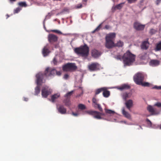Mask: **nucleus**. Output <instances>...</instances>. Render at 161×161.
<instances>
[{
  "instance_id": "1",
  "label": "nucleus",
  "mask_w": 161,
  "mask_h": 161,
  "mask_svg": "<svg viewBox=\"0 0 161 161\" xmlns=\"http://www.w3.org/2000/svg\"><path fill=\"white\" fill-rule=\"evenodd\" d=\"M115 58L118 60L123 59L125 64L129 65L135 61V56L131 53L130 51L128 50L123 56L118 55Z\"/></svg>"
},
{
  "instance_id": "2",
  "label": "nucleus",
  "mask_w": 161,
  "mask_h": 161,
  "mask_svg": "<svg viewBox=\"0 0 161 161\" xmlns=\"http://www.w3.org/2000/svg\"><path fill=\"white\" fill-rule=\"evenodd\" d=\"M75 52L77 54L83 57H87L89 54V48L87 45L85 44L74 49Z\"/></svg>"
},
{
  "instance_id": "3",
  "label": "nucleus",
  "mask_w": 161,
  "mask_h": 161,
  "mask_svg": "<svg viewBox=\"0 0 161 161\" xmlns=\"http://www.w3.org/2000/svg\"><path fill=\"white\" fill-rule=\"evenodd\" d=\"M63 70L65 71L73 72L77 69V67L75 63H68L63 66Z\"/></svg>"
},
{
  "instance_id": "4",
  "label": "nucleus",
  "mask_w": 161,
  "mask_h": 161,
  "mask_svg": "<svg viewBox=\"0 0 161 161\" xmlns=\"http://www.w3.org/2000/svg\"><path fill=\"white\" fill-rule=\"evenodd\" d=\"M144 75L142 73L138 72L133 77L135 83L137 85L141 84L144 79Z\"/></svg>"
},
{
  "instance_id": "5",
  "label": "nucleus",
  "mask_w": 161,
  "mask_h": 161,
  "mask_svg": "<svg viewBox=\"0 0 161 161\" xmlns=\"http://www.w3.org/2000/svg\"><path fill=\"white\" fill-rule=\"evenodd\" d=\"M46 76L45 75L44 73V74L40 72L36 74V83L37 85H41V83L44 82L45 80H44L43 81L44 77Z\"/></svg>"
},
{
  "instance_id": "6",
  "label": "nucleus",
  "mask_w": 161,
  "mask_h": 161,
  "mask_svg": "<svg viewBox=\"0 0 161 161\" xmlns=\"http://www.w3.org/2000/svg\"><path fill=\"white\" fill-rule=\"evenodd\" d=\"M56 72V70L55 69L48 67L46 68L44 74L46 77L51 76L55 75Z\"/></svg>"
},
{
  "instance_id": "7",
  "label": "nucleus",
  "mask_w": 161,
  "mask_h": 161,
  "mask_svg": "<svg viewBox=\"0 0 161 161\" xmlns=\"http://www.w3.org/2000/svg\"><path fill=\"white\" fill-rule=\"evenodd\" d=\"M52 92V90L47 86L43 87L42 90V95L43 97L46 98Z\"/></svg>"
},
{
  "instance_id": "8",
  "label": "nucleus",
  "mask_w": 161,
  "mask_h": 161,
  "mask_svg": "<svg viewBox=\"0 0 161 161\" xmlns=\"http://www.w3.org/2000/svg\"><path fill=\"white\" fill-rule=\"evenodd\" d=\"M134 28L137 31H142L144 30L145 25L138 22H135L134 24Z\"/></svg>"
},
{
  "instance_id": "9",
  "label": "nucleus",
  "mask_w": 161,
  "mask_h": 161,
  "mask_svg": "<svg viewBox=\"0 0 161 161\" xmlns=\"http://www.w3.org/2000/svg\"><path fill=\"white\" fill-rule=\"evenodd\" d=\"M105 46L107 48L110 49L115 47V44L113 41L106 40Z\"/></svg>"
},
{
  "instance_id": "10",
  "label": "nucleus",
  "mask_w": 161,
  "mask_h": 161,
  "mask_svg": "<svg viewBox=\"0 0 161 161\" xmlns=\"http://www.w3.org/2000/svg\"><path fill=\"white\" fill-rule=\"evenodd\" d=\"M89 114L94 116V118L98 119H101V115H103L102 113L97 111H89L88 112Z\"/></svg>"
},
{
  "instance_id": "11",
  "label": "nucleus",
  "mask_w": 161,
  "mask_h": 161,
  "mask_svg": "<svg viewBox=\"0 0 161 161\" xmlns=\"http://www.w3.org/2000/svg\"><path fill=\"white\" fill-rule=\"evenodd\" d=\"M50 47L48 44H47L42 50V53L44 57L46 56L50 52L49 50Z\"/></svg>"
},
{
  "instance_id": "12",
  "label": "nucleus",
  "mask_w": 161,
  "mask_h": 161,
  "mask_svg": "<svg viewBox=\"0 0 161 161\" xmlns=\"http://www.w3.org/2000/svg\"><path fill=\"white\" fill-rule=\"evenodd\" d=\"M98 64L97 63H92L88 66L89 69L92 71H94L98 69Z\"/></svg>"
},
{
  "instance_id": "13",
  "label": "nucleus",
  "mask_w": 161,
  "mask_h": 161,
  "mask_svg": "<svg viewBox=\"0 0 161 161\" xmlns=\"http://www.w3.org/2000/svg\"><path fill=\"white\" fill-rule=\"evenodd\" d=\"M48 40L50 42H56L58 40V37L54 34H50L48 35Z\"/></svg>"
},
{
  "instance_id": "14",
  "label": "nucleus",
  "mask_w": 161,
  "mask_h": 161,
  "mask_svg": "<svg viewBox=\"0 0 161 161\" xmlns=\"http://www.w3.org/2000/svg\"><path fill=\"white\" fill-rule=\"evenodd\" d=\"M57 109L58 112L62 114H66L67 110L65 108L63 105H59L58 107H57Z\"/></svg>"
},
{
  "instance_id": "15",
  "label": "nucleus",
  "mask_w": 161,
  "mask_h": 161,
  "mask_svg": "<svg viewBox=\"0 0 161 161\" xmlns=\"http://www.w3.org/2000/svg\"><path fill=\"white\" fill-rule=\"evenodd\" d=\"M131 94L130 92H125L121 94V96L124 101H126L127 98H130Z\"/></svg>"
},
{
  "instance_id": "16",
  "label": "nucleus",
  "mask_w": 161,
  "mask_h": 161,
  "mask_svg": "<svg viewBox=\"0 0 161 161\" xmlns=\"http://www.w3.org/2000/svg\"><path fill=\"white\" fill-rule=\"evenodd\" d=\"M125 104L127 108L130 111L131 108L133 106V102L132 100H129L127 101H126Z\"/></svg>"
},
{
  "instance_id": "17",
  "label": "nucleus",
  "mask_w": 161,
  "mask_h": 161,
  "mask_svg": "<svg viewBox=\"0 0 161 161\" xmlns=\"http://www.w3.org/2000/svg\"><path fill=\"white\" fill-rule=\"evenodd\" d=\"M101 54V53L97 50L94 49L92 51V55L95 58L98 57Z\"/></svg>"
},
{
  "instance_id": "18",
  "label": "nucleus",
  "mask_w": 161,
  "mask_h": 161,
  "mask_svg": "<svg viewBox=\"0 0 161 161\" xmlns=\"http://www.w3.org/2000/svg\"><path fill=\"white\" fill-rule=\"evenodd\" d=\"M116 34L114 33H110L108 34L105 38L106 40H112L114 41V40Z\"/></svg>"
},
{
  "instance_id": "19",
  "label": "nucleus",
  "mask_w": 161,
  "mask_h": 161,
  "mask_svg": "<svg viewBox=\"0 0 161 161\" xmlns=\"http://www.w3.org/2000/svg\"><path fill=\"white\" fill-rule=\"evenodd\" d=\"M130 88V86L127 84H123L118 87V89L120 91H122L124 90L129 89Z\"/></svg>"
},
{
  "instance_id": "20",
  "label": "nucleus",
  "mask_w": 161,
  "mask_h": 161,
  "mask_svg": "<svg viewBox=\"0 0 161 161\" xmlns=\"http://www.w3.org/2000/svg\"><path fill=\"white\" fill-rule=\"evenodd\" d=\"M122 114L125 118L129 119H131L130 115L128 112L125 111L124 108H122Z\"/></svg>"
},
{
  "instance_id": "21",
  "label": "nucleus",
  "mask_w": 161,
  "mask_h": 161,
  "mask_svg": "<svg viewBox=\"0 0 161 161\" xmlns=\"http://www.w3.org/2000/svg\"><path fill=\"white\" fill-rule=\"evenodd\" d=\"M149 46V43L147 41H145L142 42L141 47L142 49L146 50L148 48Z\"/></svg>"
},
{
  "instance_id": "22",
  "label": "nucleus",
  "mask_w": 161,
  "mask_h": 161,
  "mask_svg": "<svg viewBox=\"0 0 161 161\" xmlns=\"http://www.w3.org/2000/svg\"><path fill=\"white\" fill-rule=\"evenodd\" d=\"M104 90H103V95L105 97H108L110 95V92L107 90V87H104Z\"/></svg>"
},
{
  "instance_id": "23",
  "label": "nucleus",
  "mask_w": 161,
  "mask_h": 161,
  "mask_svg": "<svg viewBox=\"0 0 161 161\" xmlns=\"http://www.w3.org/2000/svg\"><path fill=\"white\" fill-rule=\"evenodd\" d=\"M60 96L58 93L54 94L51 96V98L52 102H54L56 99H57Z\"/></svg>"
},
{
  "instance_id": "24",
  "label": "nucleus",
  "mask_w": 161,
  "mask_h": 161,
  "mask_svg": "<svg viewBox=\"0 0 161 161\" xmlns=\"http://www.w3.org/2000/svg\"><path fill=\"white\" fill-rule=\"evenodd\" d=\"M147 109L149 112L151 113L152 114H155V110L152 106L150 105L148 106L147 107Z\"/></svg>"
},
{
  "instance_id": "25",
  "label": "nucleus",
  "mask_w": 161,
  "mask_h": 161,
  "mask_svg": "<svg viewBox=\"0 0 161 161\" xmlns=\"http://www.w3.org/2000/svg\"><path fill=\"white\" fill-rule=\"evenodd\" d=\"M150 63L152 65L156 66L159 65V61L157 60H153L150 61Z\"/></svg>"
},
{
  "instance_id": "26",
  "label": "nucleus",
  "mask_w": 161,
  "mask_h": 161,
  "mask_svg": "<svg viewBox=\"0 0 161 161\" xmlns=\"http://www.w3.org/2000/svg\"><path fill=\"white\" fill-rule=\"evenodd\" d=\"M103 90H104V87L97 89L95 91V95H97L102 92H103Z\"/></svg>"
},
{
  "instance_id": "27",
  "label": "nucleus",
  "mask_w": 161,
  "mask_h": 161,
  "mask_svg": "<svg viewBox=\"0 0 161 161\" xmlns=\"http://www.w3.org/2000/svg\"><path fill=\"white\" fill-rule=\"evenodd\" d=\"M40 85H38L35 88V94L36 95H37L40 92Z\"/></svg>"
},
{
  "instance_id": "28",
  "label": "nucleus",
  "mask_w": 161,
  "mask_h": 161,
  "mask_svg": "<svg viewBox=\"0 0 161 161\" xmlns=\"http://www.w3.org/2000/svg\"><path fill=\"white\" fill-rule=\"evenodd\" d=\"M63 103L65 104V105L67 106H69L70 105L69 99L68 98H67L66 99L63 101Z\"/></svg>"
},
{
  "instance_id": "29",
  "label": "nucleus",
  "mask_w": 161,
  "mask_h": 161,
  "mask_svg": "<svg viewBox=\"0 0 161 161\" xmlns=\"http://www.w3.org/2000/svg\"><path fill=\"white\" fill-rule=\"evenodd\" d=\"M161 50V41L157 44L155 49L156 51H158Z\"/></svg>"
},
{
  "instance_id": "30",
  "label": "nucleus",
  "mask_w": 161,
  "mask_h": 161,
  "mask_svg": "<svg viewBox=\"0 0 161 161\" xmlns=\"http://www.w3.org/2000/svg\"><path fill=\"white\" fill-rule=\"evenodd\" d=\"M115 44V47H122L123 45V42L120 41H119Z\"/></svg>"
},
{
  "instance_id": "31",
  "label": "nucleus",
  "mask_w": 161,
  "mask_h": 161,
  "mask_svg": "<svg viewBox=\"0 0 161 161\" xmlns=\"http://www.w3.org/2000/svg\"><path fill=\"white\" fill-rule=\"evenodd\" d=\"M105 112L107 114H113L115 113L114 111L108 109H105Z\"/></svg>"
},
{
  "instance_id": "32",
  "label": "nucleus",
  "mask_w": 161,
  "mask_h": 161,
  "mask_svg": "<svg viewBox=\"0 0 161 161\" xmlns=\"http://www.w3.org/2000/svg\"><path fill=\"white\" fill-rule=\"evenodd\" d=\"M124 4V3H121L116 5L114 7V9H121L123 6L122 5Z\"/></svg>"
},
{
  "instance_id": "33",
  "label": "nucleus",
  "mask_w": 161,
  "mask_h": 161,
  "mask_svg": "<svg viewBox=\"0 0 161 161\" xmlns=\"http://www.w3.org/2000/svg\"><path fill=\"white\" fill-rule=\"evenodd\" d=\"M18 5L22 7H26L27 6L25 2H20L18 3Z\"/></svg>"
},
{
  "instance_id": "34",
  "label": "nucleus",
  "mask_w": 161,
  "mask_h": 161,
  "mask_svg": "<svg viewBox=\"0 0 161 161\" xmlns=\"http://www.w3.org/2000/svg\"><path fill=\"white\" fill-rule=\"evenodd\" d=\"M139 85H141L144 86H149L150 85V84L148 82H142L141 84H139Z\"/></svg>"
},
{
  "instance_id": "35",
  "label": "nucleus",
  "mask_w": 161,
  "mask_h": 161,
  "mask_svg": "<svg viewBox=\"0 0 161 161\" xmlns=\"http://www.w3.org/2000/svg\"><path fill=\"white\" fill-rule=\"evenodd\" d=\"M21 9V8L19 7H18L14 10V14L18 13H19Z\"/></svg>"
},
{
  "instance_id": "36",
  "label": "nucleus",
  "mask_w": 161,
  "mask_h": 161,
  "mask_svg": "<svg viewBox=\"0 0 161 161\" xmlns=\"http://www.w3.org/2000/svg\"><path fill=\"white\" fill-rule=\"evenodd\" d=\"M78 108L79 109L82 110L86 108L85 106L82 104H79L78 105Z\"/></svg>"
},
{
  "instance_id": "37",
  "label": "nucleus",
  "mask_w": 161,
  "mask_h": 161,
  "mask_svg": "<svg viewBox=\"0 0 161 161\" xmlns=\"http://www.w3.org/2000/svg\"><path fill=\"white\" fill-rule=\"evenodd\" d=\"M157 32V31L154 29H151L150 30V33L151 35H153L155 34Z\"/></svg>"
},
{
  "instance_id": "38",
  "label": "nucleus",
  "mask_w": 161,
  "mask_h": 161,
  "mask_svg": "<svg viewBox=\"0 0 161 161\" xmlns=\"http://www.w3.org/2000/svg\"><path fill=\"white\" fill-rule=\"evenodd\" d=\"M92 101L93 103H95V105L94 106V107H96V105H97L98 103H97V100L96 99V98L95 97L93 98L92 99Z\"/></svg>"
},
{
  "instance_id": "39",
  "label": "nucleus",
  "mask_w": 161,
  "mask_h": 161,
  "mask_svg": "<svg viewBox=\"0 0 161 161\" xmlns=\"http://www.w3.org/2000/svg\"><path fill=\"white\" fill-rule=\"evenodd\" d=\"M73 91H72L70 92H69L66 94L65 96V97H67L70 96L73 93Z\"/></svg>"
},
{
  "instance_id": "40",
  "label": "nucleus",
  "mask_w": 161,
  "mask_h": 161,
  "mask_svg": "<svg viewBox=\"0 0 161 161\" xmlns=\"http://www.w3.org/2000/svg\"><path fill=\"white\" fill-rule=\"evenodd\" d=\"M96 107L97 106L98 108L100 111H103V109L102 108L101 105L99 104H97V105H96Z\"/></svg>"
},
{
  "instance_id": "41",
  "label": "nucleus",
  "mask_w": 161,
  "mask_h": 161,
  "mask_svg": "<svg viewBox=\"0 0 161 161\" xmlns=\"http://www.w3.org/2000/svg\"><path fill=\"white\" fill-rule=\"evenodd\" d=\"M51 31L52 32L56 33H58V34H61L62 33L60 31L58 30H51Z\"/></svg>"
},
{
  "instance_id": "42",
  "label": "nucleus",
  "mask_w": 161,
  "mask_h": 161,
  "mask_svg": "<svg viewBox=\"0 0 161 161\" xmlns=\"http://www.w3.org/2000/svg\"><path fill=\"white\" fill-rule=\"evenodd\" d=\"M103 23H102L101 24H100L95 29L96 30H97V31H99L101 27H102V24Z\"/></svg>"
},
{
  "instance_id": "43",
  "label": "nucleus",
  "mask_w": 161,
  "mask_h": 161,
  "mask_svg": "<svg viewBox=\"0 0 161 161\" xmlns=\"http://www.w3.org/2000/svg\"><path fill=\"white\" fill-rule=\"evenodd\" d=\"M153 88L156 89L157 90L161 89V86H154L153 87Z\"/></svg>"
},
{
  "instance_id": "44",
  "label": "nucleus",
  "mask_w": 161,
  "mask_h": 161,
  "mask_svg": "<svg viewBox=\"0 0 161 161\" xmlns=\"http://www.w3.org/2000/svg\"><path fill=\"white\" fill-rule=\"evenodd\" d=\"M128 3H131L135 2L137 0H127Z\"/></svg>"
},
{
  "instance_id": "45",
  "label": "nucleus",
  "mask_w": 161,
  "mask_h": 161,
  "mask_svg": "<svg viewBox=\"0 0 161 161\" xmlns=\"http://www.w3.org/2000/svg\"><path fill=\"white\" fill-rule=\"evenodd\" d=\"M146 121L148 125H152V122H151L148 119H146Z\"/></svg>"
},
{
  "instance_id": "46",
  "label": "nucleus",
  "mask_w": 161,
  "mask_h": 161,
  "mask_svg": "<svg viewBox=\"0 0 161 161\" xmlns=\"http://www.w3.org/2000/svg\"><path fill=\"white\" fill-rule=\"evenodd\" d=\"M158 107H161V103H157L155 105Z\"/></svg>"
},
{
  "instance_id": "47",
  "label": "nucleus",
  "mask_w": 161,
  "mask_h": 161,
  "mask_svg": "<svg viewBox=\"0 0 161 161\" xmlns=\"http://www.w3.org/2000/svg\"><path fill=\"white\" fill-rule=\"evenodd\" d=\"M82 7V5L81 4H78L76 6V8H81Z\"/></svg>"
},
{
  "instance_id": "48",
  "label": "nucleus",
  "mask_w": 161,
  "mask_h": 161,
  "mask_svg": "<svg viewBox=\"0 0 161 161\" xmlns=\"http://www.w3.org/2000/svg\"><path fill=\"white\" fill-rule=\"evenodd\" d=\"M110 28V26L108 25H106L105 26L104 29H106V30H108Z\"/></svg>"
},
{
  "instance_id": "49",
  "label": "nucleus",
  "mask_w": 161,
  "mask_h": 161,
  "mask_svg": "<svg viewBox=\"0 0 161 161\" xmlns=\"http://www.w3.org/2000/svg\"><path fill=\"white\" fill-rule=\"evenodd\" d=\"M69 77V76L67 74H65L64 75V78L65 79H67Z\"/></svg>"
},
{
  "instance_id": "50",
  "label": "nucleus",
  "mask_w": 161,
  "mask_h": 161,
  "mask_svg": "<svg viewBox=\"0 0 161 161\" xmlns=\"http://www.w3.org/2000/svg\"><path fill=\"white\" fill-rule=\"evenodd\" d=\"M53 62L54 65L57 64V62L55 58L53 59Z\"/></svg>"
},
{
  "instance_id": "51",
  "label": "nucleus",
  "mask_w": 161,
  "mask_h": 161,
  "mask_svg": "<svg viewBox=\"0 0 161 161\" xmlns=\"http://www.w3.org/2000/svg\"><path fill=\"white\" fill-rule=\"evenodd\" d=\"M161 2V0H156V5H158Z\"/></svg>"
},
{
  "instance_id": "52",
  "label": "nucleus",
  "mask_w": 161,
  "mask_h": 161,
  "mask_svg": "<svg viewBox=\"0 0 161 161\" xmlns=\"http://www.w3.org/2000/svg\"><path fill=\"white\" fill-rule=\"evenodd\" d=\"M56 74L57 75H61V72L60 71H56Z\"/></svg>"
},
{
  "instance_id": "53",
  "label": "nucleus",
  "mask_w": 161,
  "mask_h": 161,
  "mask_svg": "<svg viewBox=\"0 0 161 161\" xmlns=\"http://www.w3.org/2000/svg\"><path fill=\"white\" fill-rule=\"evenodd\" d=\"M72 114L74 116H77L78 115V114L76 113H74V112H72Z\"/></svg>"
},
{
  "instance_id": "54",
  "label": "nucleus",
  "mask_w": 161,
  "mask_h": 161,
  "mask_svg": "<svg viewBox=\"0 0 161 161\" xmlns=\"http://www.w3.org/2000/svg\"><path fill=\"white\" fill-rule=\"evenodd\" d=\"M9 0L11 2H15L16 0Z\"/></svg>"
},
{
  "instance_id": "55",
  "label": "nucleus",
  "mask_w": 161,
  "mask_h": 161,
  "mask_svg": "<svg viewBox=\"0 0 161 161\" xmlns=\"http://www.w3.org/2000/svg\"><path fill=\"white\" fill-rule=\"evenodd\" d=\"M28 100V99L27 98H25L24 100L27 101Z\"/></svg>"
},
{
  "instance_id": "56",
  "label": "nucleus",
  "mask_w": 161,
  "mask_h": 161,
  "mask_svg": "<svg viewBox=\"0 0 161 161\" xmlns=\"http://www.w3.org/2000/svg\"><path fill=\"white\" fill-rule=\"evenodd\" d=\"M97 31V30H96V29H95L93 31H92V33H95V32Z\"/></svg>"
},
{
  "instance_id": "57",
  "label": "nucleus",
  "mask_w": 161,
  "mask_h": 161,
  "mask_svg": "<svg viewBox=\"0 0 161 161\" xmlns=\"http://www.w3.org/2000/svg\"><path fill=\"white\" fill-rule=\"evenodd\" d=\"M87 1V0H83V2H86Z\"/></svg>"
},
{
  "instance_id": "58",
  "label": "nucleus",
  "mask_w": 161,
  "mask_h": 161,
  "mask_svg": "<svg viewBox=\"0 0 161 161\" xmlns=\"http://www.w3.org/2000/svg\"><path fill=\"white\" fill-rule=\"evenodd\" d=\"M61 0H53V1H61Z\"/></svg>"
},
{
  "instance_id": "59",
  "label": "nucleus",
  "mask_w": 161,
  "mask_h": 161,
  "mask_svg": "<svg viewBox=\"0 0 161 161\" xmlns=\"http://www.w3.org/2000/svg\"><path fill=\"white\" fill-rule=\"evenodd\" d=\"M7 18H8V17H9V16L7 14Z\"/></svg>"
},
{
  "instance_id": "60",
  "label": "nucleus",
  "mask_w": 161,
  "mask_h": 161,
  "mask_svg": "<svg viewBox=\"0 0 161 161\" xmlns=\"http://www.w3.org/2000/svg\"><path fill=\"white\" fill-rule=\"evenodd\" d=\"M160 129L161 130V126H160Z\"/></svg>"
},
{
  "instance_id": "61",
  "label": "nucleus",
  "mask_w": 161,
  "mask_h": 161,
  "mask_svg": "<svg viewBox=\"0 0 161 161\" xmlns=\"http://www.w3.org/2000/svg\"><path fill=\"white\" fill-rule=\"evenodd\" d=\"M112 0L114 1L115 0Z\"/></svg>"
}]
</instances>
